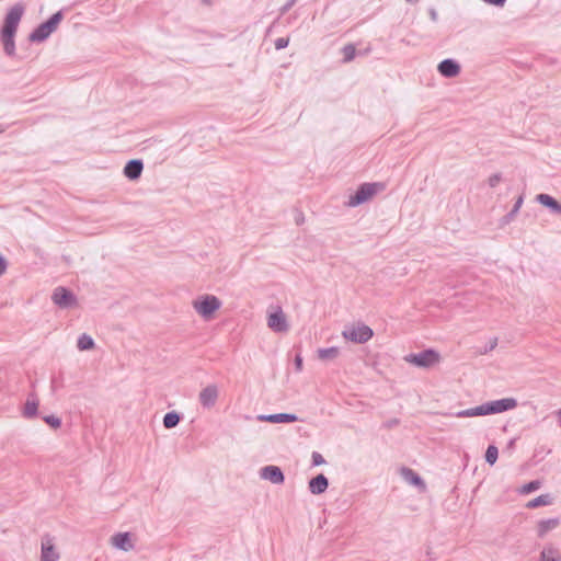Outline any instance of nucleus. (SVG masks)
<instances>
[{"instance_id":"nucleus-1","label":"nucleus","mask_w":561,"mask_h":561,"mask_svg":"<svg viewBox=\"0 0 561 561\" xmlns=\"http://www.w3.org/2000/svg\"><path fill=\"white\" fill-rule=\"evenodd\" d=\"M517 407V401L514 398H503L494 401L485 402L481 405L458 411L456 413L450 414L455 417H473V416H483L490 414H497L502 412H506Z\"/></svg>"},{"instance_id":"nucleus-2","label":"nucleus","mask_w":561,"mask_h":561,"mask_svg":"<svg viewBox=\"0 0 561 561\" xmlns=\"http://www.w3.org/2000/svg\"><path fill=\"white\" fill-rule=\"evenodd\" d=\"M64 15L61 11L54 13L47 21L39 24L28 36L33 43H42L46 41L49 35L55 32L58 24L61 22Z\"/></svg>"},{"instance_id":"nucleus-3","label":"nucleus","mask_w":561,"mask_h":561,"mask_svg":"<svg viewBox=\"0 0 561 561\" xmlns=\"http://www.w3.org/2000/svg\"><path fill=\"white\" fill-rule=\"evenodd\" d=\"M382 188L383 185L381 183H363L359 185L355 194L350 196L347 205L351 207H356L360 204H364Z\"/></svg>"},{"instance_id":"nucleus-4","label":"nucleus","mask_w":561,"mask_h":561,"mask_svg":"<svg viewBox=\"0 0 561 561\" xmlns=\"http://www.w3.org/2000/svg\"><path fill=\"white\" fill-rule=\"evenodd\" d=\"M220 307L221 301L214 295H204L193 301V308L204 319H210Z\"/></svg>"},{"instance_id":"nucleus-5","label":"nucleus","mask_w":561,"mask_h":561,"mask_svg":"<svg viewBox=\"0 0 561 561\" xmlns=\"http://www.w3.org/2000/svg\"><path fill=\"white\" fill-rule=\"evenodd\" d=\"M404 360L420 368H430L439 362V354L428 348L420 353L408 354L404 356Z\"/></svg>"},{"instance_id":"nucleus-6","label":"nucleus","mask_w":561,"mask_h":561,"mask_svg":"<svg viewBox=\"0 0 561 561\" xmlns=\"http://www.w3.org/2000/svg\"><path fill=\"white\" fill-rule=\"evenodd\" d=\"M25 7L22 3L14 4L7 13L4 23L1 28V34H14L16 33L19 23L23 16Z\"/></svg>"},{"instance_id":"nucleus-7","label":"nucleus","mask_w":561,"mask_h":561,"mask_svg":"<svg viewBox=\"0 0 561 561\" xmlns=\"http://www.w3.org/2000/svg\"><path fill=\"white\" fill-rule=\"evenodd\" d=\"M342 335L348 341L358 344H364L373 337L374 332L368 325L362 323L358 325L346 328L342 332Z\"/></svg>"},{"instance_id":"nucleus-8","label":"nucleus","mask_w":561,"mask_h":561,"mask_svg":"<svg viewBox=\"0 0 561 561\" xmlns=\"http://www.w3.org/2000/svg\"><path fill=\"white\" fill-rule=\"evenodd\" d=\"M51 300L61 309L73 308L77 306V298L73 293L62 286L54 289Z\"/></svg>"},{"instance_id":"nucleus-9","label":"nucleus","mask_w":561,"mask_h":561,"mask_svg":"<svg viewBox=\"0 0 561 561\" xmlns=\"http://www.w3.org/2000/svg\"><path fill=\"white\" fill-rule=\"evenodd\" d=\"M219 398V389L216 385H208L198 394V402L204 409H211Z\"/></svg>"},{"instance_id":"nucleus-10","label":"nucleus","mask_w":561,"mask_h":561,"mask_svg":"<svg viewBox=\"0 0 561 561\" xmlns=\"http://www.w3.org/2000/svg\"><path fill=\"white\" fill-rule=\"evenodd\" d=\"M267 325L272 331L276 333H283L288 331L289 327L287 323V319L280 307H278L274 312H272L268 316Z\"/></svg>"},{"instance_id":"nucleus-11","label":"nucleus","mask_w":561,"mask_h":561,"mask_svg":"<svg viewBox=\"0 0 561 561\" xmlns=\"http://www.w3.org/2000/svg\"><path fill=\"white\" fill-rule=\"evenodd\" d=\"M59 553L55 548L54 539L49 535L42 538L41 561H58Z\"/></svg>"},{"instance_id":"nucleus-12","label":"nucleus","mask_w":561,"mask_h":561,"mask_svg":"<svg viewBox=\"0 0 561 561\" xmlns=\"http://www.w3.org/2000/svg\"><path fill=\"white\" fill-rule=\"evenodd\" d=\"M260 476L264 480H268L274 484H282L285 480L284 473L277 466H265L261 469Z\"/></svg>"},{"instance_id":"nucleus-13","label":"nucleus","mask_w":561,"mask_h":561,"mask_svg":"<svg viewBox=\"0 0 561 561\" xmlns=\"http://www.w3.org/2000/svg\"><path fill=\"white\" fill-rule=\"evenodd\" d=\"M438 72L445 78H454L460 73V65L450 58L442 60L437 66Z\"/></svg>"},{"instance_id":"nucleus-14","label":"nucleus","mask_w":561,"mask_h":561,"mask_svg":"<svg viewBox=\"0 0 561 561\" xmlns=\"http://www.w3.org/2000/svg\"><path fill=\"white\" fill-rule=\"evenodd\" d=\"M142 170H144L142 161L139 159H133V160H129L126 163V165L124 167V175L127 179L135 181L140 178Z\"/></svg>"},{"instance_id":"nucleus-15","label":"nucleus","mask_w":561,"mask_h":561,"mask_svg":"<svg viewBox=\"0 0 561 561\" xmlns=\"http://www.w3.org/2000/svg\"><path fill=\"white\" fill-rule=\"evenodd\" d=\"M259 421L270 423H293L298 420L297 415L290 413L262 414L257 416Z\"/></svg>"},{"instance_id":"nucleus-16","label":"nucleus","mask_w":561,"mask_h":561,"mask_svg":"<svg viewBox=\"0 0 561 561\" xmlns=\"http://www.w3.org/2000/svg\"><path fill=\"white\" fill-rule=\"evenodd\" d=\"M328 486H329L328 478L322 473L318 474L317 477L312 478L309 481V491L316 495H319V494H322L323 492H325Z\"/></svg>"},{"instance_id":"nucleus-17","label":"nucleus","mask_w":561,"mask_h":561,"mask_svg":"<svg viewBox=\"0 0 561 561\" xmlns=\"http://www.w3.org/2000/svg\"><path fill=\"white\" fill-rule=\"evenodd\" d=\"M112 543L114 547L123 551H130L134 549L129 533H118L114 535L112 537Z\"/></svg>"},{"instance_id":"nucleus-18","label":"nucleus","mask_w":561,"mask_h":561,"mask_svg":"<svg viewBox=\"0 0 561 561\" xmlns=\"http://www.w3.org/2000/svg\"><path fill=\"white\" fill-rule=\"evenodd\" d=\"M38 399L35 393H30L24 404L23 416L25 419H34L37 416Z\"/></svg>"},{"instance_id":"nucleus-19","label":"nucleus","mask_w":561,"mask_h":561,"mask_svg":"<svg viewBox=\"0 0 561 561\" xmlns=\"http://www.w3.org/2000/svg\"><path fill=\"white\" fill-rule=\"evenodd\" d=\"M536 201L542 206L549 208L554 214H560L561 211V204L549 194H538L536 196Z\"/></svg>"},{"instance_id":"nucleus-20","label":"nucleus","mask_w":561,"mask_h":561,"mask_svg":"<svg viewBox=\"0 0 561 561\" xmlns=\"http://www.w3.org/2000/svg\"><path fill=\"white\" fill-rule=\"evenodd\" d=\"M402 476L407 482L417 486L421 491L426 490V484L424 480L414 470L410 468H403Z\"/></svg>"},{"instance_id":"nucleus-21","label":"nucleus","mask_w":561,"mask_h":561,"mask_svg":"<svg viewBox=\"0 0 561 561\" xmlns=\"http://www.w3.org/2000/svg\"><path fill=\"white\" fill-rule=\"evenodd\" d=\"M538 561H561V553L554 546L547 545L541 550Z\"/></svg>"},{"instance_id":"nucleus-22","label":"nucleus","mask_w":561,"mask_h":561,"mask_svg":"<svg viewBox=\"0 0 561 561\" xmlns=\"http://www.w3.org/2000/svg\"><path fill=\"white\" fill-rule=\"evenodd\" d=\"M560 524L559 518L542 519L538 523V536L545 537L549 531L556 529Z\"/></svg>"},{"instance_id":"nucleus-23","label":"nucleus","mask_w":561,"mask_h":561,"mask_svg":"<svg viewBox=\"0 0 561 561\" xmlns=\"http://www.w3.org/2000/svg\"><path fill=\"white\" fill-rule=\"evenodd\" d=\"M552 504V496L550 494H541L527 503L528 508H537Z\"/></svg>"},{"instance_id":"nucleus-24","label":"nucleus","mask_w":561,"mask_h":561,"mask_svg":"<svg viewBox=\"0 0 561 561\" xmlns=\"http://www.w3.org/2000/svg\"><path fill=\"white\" fill-rule=\"evenodd\" d=\"M14 34H1L4 51L8 56L15 54Z\"/></svg>"},{"instance_id":"nucleus-25","label":"nucleus","mask_w":561,"mask_h":561,"mask_svg":"<svg viewBox=\"0 0 561 561\" xmlns=\"http://www.w3.org/2000/svg\"><path fill=\"white\" fill-rule=\"evenodd\" d=\"M181 421V415L175 412L171 411L165 413L163 416V426L168 430L175 427Z\"/></svg>"},{"instance_id":"nucleus-26","label":"nucleus","mask_w":561,"mask_h":561,"mask_svg":"<svg viewBox=\"0 0 561 561\" xmlns=\"http://www.w3.org/2000/svg\"><path fill=\"white\" fill-rule=\"evenodd\" d=\"M339 354H340V350L336 346L318 350V357L321 360L334 359L339 356Z\"/></svg>"},{"instance_id":"nucleus-27","label":"nucleus","mask_w":561,"mask_h":561,"mask_svg":"<svg viewBox=\"0 0 561 561\" xmlns=\"http://www.w3.org/2000/svg\"><path fill=\"white\" fill-rule=\"evenodd\" d=\"M523 203H524V196L520 195L516 199V202H515L513 208L511 209V211L503 217V222L504 224H508V222H511L515 218V216L518 214L520 207L523 206Z\"/></svg>"},{"instance_id":"nucleus-28","label":"nucleus","mask_w":561,"mask_h":561,"mask_svg":"<svg viewBox=\"0 0 561 561\" xmlns=\"http://www.w3.org/2000/svg\"><path fill=\"white\" fill-rule=\"evenodd\" d=\"M77 347L80 351L92 350L94 347V341H93V339L90 335L83 333L78 339Z\"/></svg>"},{"instance_id":"nucleus-29","label":"nucleus","mask_w":561,"mask_h":561,"mask_svg":"<svg viewBox=\"0 0 561 561\" xmlns=\"http://www.w3.org/2000/svg\"><path fill=\"white\" fill-rule=\"evenodd\" d=\"M499 457V449L495 445H489L485 451V461L494 465Z\"/></svg>"},{"instance_id":"nucleus-30","label":"nucleus","mask_w":561,"mask_h":561,"mask_svg":"<svg viewBox=\"0 0 561 561\" xmlns=\"http://www.w3.org/2000/svg\"><path fill=\"white\" fill-rule=\"evenodd\" d=\"M342 53H343V61L350 62L354 59V57L356 55V48L354 45L347 44L342 48Z\"/></svg>"},{"instance_id":"nucleus-31","label":"nucleus","mask_w":561,"mask_h":561,"mask_svg":"<svg viewBox=\"0 0 561 561\" xmlns=\"http://www.w3.org/2000/svg\"><path fill=\"white\" fill-rule=\"evenodd\" d=\"M541 485V482L539 480H533L526 484H524L520 489L522 494H528L536 490H538Z\"/></svg>"},{"instance_id":"nucleus-32","label":"nucleus","mask_w":561,"mask_h":561,"mask_svg":"<svg viewBox=\"0 0 561 561\" xmlns=\"http://www.w3.org/2000/svg\"><path fill=\"white\" fill-rule=\"evenodd\" d=\"M44 422L50 427L57 430L61 426V420L55 415H46L43 417Z\"/></svg>"},{"instance_id":"nucleus-33","label":"nucleus","mask_w":561,"mask_h":561,"mask_svg":"<svg viewBox=\"0 0 561 561\" xmlns=\"http://www.w3.org/2000/svg\"><path fill=\"white\" fill-rule=\"evenodd\" d=\"M288 43H289V39L286 38V37H278L276 41H275V48L277 50L279 49H284L288 46Z\"/></svg>"},{"instance_id":"nucleus-34","label":"nucleus","mask_w":561,"mask_h":561,"mask_svg":"<svg viewBox=\"0 0 561 561\" xmlns=\"http://www.w3.org/2000/svg\"><path fill=\"white\" fill-rule=\"evenodd\" d=\"M311 458H312V465L313 466H320V465H323L325 462V460L322 457V455L319 454L318 451H313Z\"/></svg>"},{"instance_id":"nucleus-35","label":"nucleus","mask_w":561,"mask_h":561,"mask_svg":"<svg viewBox=\"0 0 561 561\" xmlns=\"http://www.w3.org/2000/svg\"><path fill=\"white\" fill-rule=\"evenodd\" d=\"M502 180V176L500 173H495V174H492L489 180H488V183L491 187H495Z\"/></svg>"},{"instance_id":"nucleus-36","label":"nucleus","mask_w":561,"mask_h":561,"mask_svg":"<svg viewBox=\"0 0 561 561\" xmlns=\"http://www.w3.org/2000/svg\"><path fill=\"white\" fill-rule=\"evenodd\" d=\"M297 2V0H288L282 8H280V13L282 14H285L286 12H288L294 5L295 3Z\"/></svg>"},{"instance_id":"nucleus-37","label":"nucleus","mask_w":561,"mask_h":561,"mask_svg":"<svg viewBox=\"0 0 561 561\" xmlns=\"http://www.w3.org/2000/svg\"><path fill=\"white\" fill-rule=\"evenodd\" d=\"M295 367L297 371H301L302 369V357L299 354L295 357Z\"/></svg>"},{"instance_id":"nucleus-38","label":"nucleus","mask_w":561,"mask_h":561,"mask_svg":"<svg viewBox=\"0 0 561 561\" xmlns=\"http://www.w3.org/2000/svg\"><path fill=\"white\" fill-rule=\"evenodd\" d=\"M428 15H430V19H431L433 22H437V20H438V14H437V11L435 10V8H430V9H428Z\"/></svg>"},{"instance_id":"nucleus-39","label":"nucleus","mask_w":561,"mask_h":561,"mask_svg":"<svg viewBox=\"0 0 561 561\" xmlns=\"http://www.w3.org/2000/svg\"><path fill=\"white\" fill-rule=\"evenodd\" d=\"M7 270V262L0 255V276L4 274Z\"/></svg>"},{"instance_id":"nucleus-40","label":"nucleus","mask_w":561,"mask_h":561,"mask_svg":"<svg viewBox=\"0 0 561 561\" xmlns=\"http://www.w3.org/2000/svg\"><path fill=\"white\" fill-rule=\"evenodd\" d=\"M497 345V339H494L486 351H492Z\"/></svg>"},{"instance_id":"nucleus-41","label":"nucleus","mask_w":561,"mask_h":561,"mask_svg":"<svg viewBox=\"0 0 561 561\" xmlns=\"http://www.w3.org/2000/svg\"><path fill=\"white\" fill-rule=\"evenodd\" d=\"M304 222V216L302 215H299L297 218H296V224L297 225H300Z\"/></svg>"},{"instance_id":"nucleus-42","label":"nucleus","mask_w":561,"mask_h":561,"mask_svg":"<svg viewBox=\"0 0 561 561\" xmlns=\"http://www.w3.org/2000/svg\"><path fill=\"white\" fill-rule=\"evenodd\" d=\"M408 2H416L417 0H407Z\"/></svg>"},{"instance_id":"nucleus-43","label":"nucleus","mask_w":561,"mask_h":561,"mask_svg":"<svg viewBox=\"0 0 561 561\" xmlns=\"http://www.w3.org/2000/svg\"><path fill=\"white\" fill-rule=\"evenodd\" d=\"M3 133V128L0 126V134Z\"/></svg>"},{"instance_id":"nucleus-44","label":"nucleus","mask_w":561,"mask_h":561,"mask_svg":"<svg viewBox=\"0 0 561 561\" xmlns=\"http://www.w3.org/2000/svg\"><path fill=\"white\" fill-rule=\"evenodd\" d=\"M559 414H560V417H561V409H560V413Z\"/></svg>"}]
</instances>
